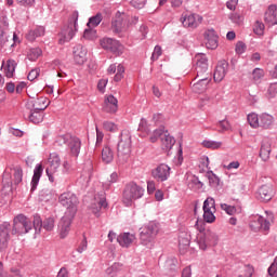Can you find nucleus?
Here are the masks:
<instances>
[{"label": "nucleus", "instance_id": "nucleus-1", "mask_svg": "<svg viewBox=\"0 0 277 277\" xmlns=\"http://www.w3.org/2000/svg\"><path fill=\"white\" fill-rule=\"evenodd\" d=\"M247 120L251 129H272L274 126V116L267 113H262L260 115L251 113L247 116Z\"/></svg>", "mask_w": 277, "mask_h": 277}, {"label": "nucleus", "instance_id": "nucleus-2", "mask_svg": "<svg viewBox=\"0 0 277 277\" xmlns=\"http://www.w3.org/2000/svg\"><path fill=\"white\" fill-rule=\"evenodd\" d=\"M159 235V224L149 222L140 228V241L142 246L150 248L155 241V238Z\"/></svg>", "mask_w": 277, "mask_h": 277}, {"label": "nucleus", "instance_id": "nucleus-3", "mask_svg": "<svg viewBox=\"0 0 277 277\" xmlns=\"http://www.w3.org/2000/svg\"><path fill=\"white\" fill-rule=\"evenodd\" d=\"M58 202L62 207H65V214L77 215L79 207V198L71 192H65L58 196Z\"/></svg>", "mask_w": 277, "mask_h": 277}, {"label": "nucleus", "instance_id": "nucleus-4", "mask_svg": "<svg viewBox=\"0 0 277 277\" xmlns=\"http://www.w3.org/2000/svg\"><path fill=\"white\" fill-rule=\"evenodd\" d=\"M142 196H144V188L135 183H130L123 190V203L126 207H131Z\"/></svg>", "mask_w": 277, "mask_h": 277}, {"label": "nucleus", "instance_id": "nucleus-5", "mask_svg": "<svg viewBox=\"0 0 277 277\" xmlns=\"http://www.w3.org/2000/svg\"><path fill=\"white\" fill-rule=\"evenodd\" d=\"M64 144H66L74 157L79 156L81 150V140H79V137L71 134L58 136L56 140V146H64Z\"/></svg>", "mask_w": 277, "mask_h": 277}, {"label": "nucleus", "instance_id": "nucleus-6", "mask_svg": "<svg viewBox=\"0 0 277 277\" xmlns=\"http://www.w3.org/2000/svg\"><path fill=\"white\" fill-rule=\"evenodd\" d=\"M31 230V220L25 214H17L13 219L12 235H27Z\"/></svg>", "mask_w": 277, "mask_h": 277}, {"label": "nucleus", "instance_id": "nucleus-7", "mask_svg": "<svg viewBox=\"0 0 277 277\" xmlns=\"http://www.w3.org/2000/svg\"><path fill=\"white\" fill-rule=\"evenodd\" d=\"M197 239L200 250H207V248H213L220 243V236L210 229L199 234Z\"/></svg>", "mask_w": 277, "mask_h": 277}, {"label": "nucleus", "instance_id": "nucleus-8", "mask_svg": "<svg viewBox=\"0 0 277 277\" xmlns=\"http://www.w3.org/2000/svg\"><path fill=\"white\" fill-rule=\"evenodd\" d=\"M79 19V12H74L71 15V21L74 23H69V25L60 34L58 42L60 44H64V42H70L71 38H75V32L77 31V21Z\"/></svg>", "mask_w": 277, "mask_h": 277}, {"label": "nucleus", "instance_id": "nucleus-9", "mask_svg": "<svg viewBox=\"0 0 277 277\" xmlns=\"http://www.w3.org/2000/svg\"><path fill=\"white\" fill-rule=\"evenodd\" d=\"M61 166H62V159L60 158V155H57L55 153L50 154L45 172H47V174L49 176V181H51V183H53V181H55V174H57V172H60Z\"/></svg>", "mask_w": 277, "mask_h": 277}, {"label": "nucleus", "instance_id": "nucleus-10", "mask_svg": "<svg viewBox=\"0 0 277 277\" xmlns=\"http://www.w3.org/2000/svg\"><path fill=\"white\" fill-rule=\"evenodd\" d=\"M129 18V15L126 13L117 12L111 23L114 34H122V31H127L130 25Z\"/></svg>", "mask_w": 277, "mask_h": 277}, {"label": "nucleus", "instance_id": "nucleus-11", "mask_svg": "<svg viewBox=\"0 0 277 277\" xmlns=\"http://www.w3.org/2000/svg\"><path fill=\"white\" fill-rule=\"evenodd\" d=\"M100 44L102 49L105 51H109L115 55H122L124 53V45L120 43V41L111 38H103L100 40Z\"/></svg>", "mask_w": 277, "mask_h": 277}, {"label": "nucleus", "instance_id": "nucleus-12", "mask_svg": "<svg viewBox=\"0 0 277 277\" xmlns=\"http://www.w3.org/2000/svg\"><path fill=\"white\" fill-rule=\"evenodd\" d=\"M118 157L122 161H127L131 155V136L129 134L121 135V138L118 143Z\"/></svg>", "mask_w": 277, "mask_h": 277}, {"label": "nucleus", "instance_id": "nucleus-13", "mask_svg": "<svg viewBox=\"0 0 277 277\" xmlns=\"http://www.w3.org/2000/svg\"><path fill=\"white\" fill-rule=\"evenodd\" d=\"M274 221V215L271 214L268 219H265L263 216H254L250 222V228L252 230H263V233H267L269 230V226H272V223Z\"/></svg>", "mask_w": 277, "mask_h": 277}, {"label": "nucleus", "instance_id": "nucleus-14", "mask_svg": "<svg viewBox=\"0 0 277 277\" xmlns=\"http://www.w3.org/2000/svg\"><path fill=\"white\" fill-rule=\"evenodd\" d=\"M203 222H207V224L215 222V199L211 197L203 202Z\"/></svg>", "mask_w": 277, "mask_h": 277}, {"label": "nucleus", "instance_id": "nucleus-15", "mask_svg": "<svg viewBox=\"0 0 277 277\" xmlns=\"http://www.w3.org/2000/svg\"><path fill=\"white\" fill-rule=\"evenodd\" d=\"M195 62H196L197 77H205L207 75H211V71H209V63L207 60V55L197 54L195 56Z\"/></svg>", "mask_w": 277, "mask_h": 277}, {"label": "nucleus", "instance_id": "nucleus-16", "mask_svg": "<svg viewBox=\"0 0 277 277\" xmlns=\"http://www.w3.org/2000/svg\"><path fill=\"white\" fill-rule=\"evenodd\" d=\"M72 220H75V215L64 214V216L58 222V235L61 239H66V237H68Z\"/></svg>", "mask_w": 277, "mask_h": 277}, {"label": "nucleus", "instance_id": "nucleus-17", "mask_svg": "<svg viewBox=\"0 0 277 277\" xmlns=\"http://www.w3.org/2000/svg\"><path fill=\"white\" fill-rule=\"evenodd\" d=\"M151 176L158 183H163L170 179V168L166 163H161L151 170Z\"/></svg>", "mask_w": 277, "mask_h": 277}, {"label": "nucleus", "instance_id": "nucleus-18", "mask_svg": "<svg viewBox=\"0 0 277 277\" xmlns=\"http://www.w3.org/2000/svg\"><path fill=\"white\" fill-rule=\"evenodd\" d=\"M196 79H198V81L193 84V92L196 94L207 92V88H209V83H211V74H206V76H196Z\"/></svg>", "mask_w": 277, "mask_h": 277}, {"label": "nucleus", "instance_id": "nucleus-19", "mask_svg": "<svg viewBox=\"0 0 277 277\" xmlns=\"http://www.w3.org/2000/svg\"><path fill=\"white\" fill-rule=\"evenodd\" d=\"M106 208H107V199L105 198V193L95 195L90 206L92 213H94V215L98 217V213H101V209H106Z\"/></svg>", "mask_w": 277, "mask_h": 277}, {"label": "nucleus", "instance_id": "nucleus-20", "mask_svg": "<svg viewBox=\"0 0 277 277\" xmlns=\"http://www.w3.org/2000/svg\"><path fill=\"white\" fill-rule=\"evenodd\" d=\"M180 21L183 27L196 29V27L202 23V16L198 14H182Z\"/></svg>", "mask_w": 277, "mask_h": 277}, {"label": "nucleus", "instance_id": "nucleus-21", "mask_svg": "<svg viewBox=\"0 0 277 277\" xmlns=\"http://www.w3.org/2000/svg\"><path fill=\"white\" fill-rule=\"evenodd\" d=\"M74 61L78 66H83L88 62V49L79 44L74 48Z\"/></svg>", "mask_w": 277, "mask_h": 277}, {"label": "nucleus", "instance_id": "nucleus-22", "mask_svg": "<svg viewBox=\"0 0 277 277\" xmlns=\"http://www.w3.org/2000/svg\"><path fill=\"white\" fill-rule=\"evenodd\" d=\"M104 111L106 114H116L118 111V98L114 95H106L104 100Z\"/></svg>", "mask_w": 277, "mask_h": 277}, {"label": "nucleus", "instance_id": "nucleus-23", "mask_svg": "<svg viewBox=\"0 0 277 277\" xmlns=\"http://www.w3.org/2000/svg\"><path fill=\"white\" fill-rule=\"evenodd\" d=\"M10 241V224L4 223L0 226V251L8 248V242Z\"/></svg>", "mask_w": 277, "mask_h": 277}, {"label": "nucleus", "instance_id": "nucleus-24", "mask_svg": "<svg viewBox=\"0 0 277 277\" xmlns=\"http://www.w3.org/2000/svg\"><path fill=\"white\" fill-rule=\"evenodd\" d=\"M135 234L123 233L117 236V241L121 248H130L132 243H135Z\"/></svg>", "mask_w": 277, "mask_h": 277}, {"label": "nucleus", "instance_id": "nucleus-25", "mask_svg": "<svg viewBox=\"0 0 277 277\" xmlns=\"http://www.w3.org/2000/svg\"><path fill=\"white\" fill-rule=\"evenodd\" d=\"M228 70V63L225 61H222L217 64L215 70H214V81L216 83H220V81L224 80V77H226V72Z\"/></svg>", "mask_w": 277, "mask_h": 277}, {"label": "nucleus", "instance_id": "nucleus-26", "mask_svg": "<svg viewBox=\"0 0 277 277\" xmlns=\"http://www.w3.org/2000/svg\"><path fill=\"white\" fill-rule=\"evenodd\" d=\"M258 198H260L262 202H269V200L274 198V188L269 185L261 186L258 192Z\"/></svg>", "mask_w": 277, "mask_h": 277}, {"label": "nucleus", "instance_id": "nucleus-27", "mask_svg": "<svg viewBox=\"0 0 277 277\" xmlns=\"http://www.w3.org/2000/svg\"><path fill=\"white\" fill-rule=\"evenodd\" d=\"M206 47L210 50H215L217 48V34L215 30L210 29L205 32Z\"/></svg>", "mask_w": 277, "mask_h": 277}, {"label": "nucleus", "instance_id": "nucleus-28", "mask_svg": "<svg viewBox=\"0 0 277 277\" xmlns=\"http://www.w3.org/2000/svg\"><path fill=\"white\" fill-rule=\"evenodd\" d=\"M264 21L267 25H277V5L272 4L264 14Z\"/></svg>", "mask_w": 277, "mask_h": 277}, {"label": "nucleus", "instance_id": "nucleus-29", "mask_svg": "<svg viewBox=\"0 0 277 277\" xmlns=\"http://www.w3.org/2000/svg\"><path fill=\"white\" fill-rule=\"evenodd\" d=\"M1 69L8 79H12V77H14V72L16 71V61L9 60L6 63L3 62Z\"/></svg>", "mask_w": 277, "mask_h": 277}, {"label": "nucleus", "instance_id": "nucleus-30", "mask_svg": "<svg viewBox=\"0 0 277 277\" xmlns=\"http://www.w3.org/2000/svg\"><path fill=\"white\" fill-rule=\"evenodd\" d=\"M108 75H115L114 81H122V77H124V66L119 64L117 67L116 65H110L107 69Z\"/></svg>", "mask_w": 277, "mask_h": 277}, {"label": "nucleus", "instance_id": "nucleus-31", "mask_svg": "<svg viewBox=\"0 0 277 277\" xmlns=\"http://www.w3.org/2000/svg\"><path fill=\"white\" fill-rule=\"evenodd\" d=\"M272 153V142L264 140L260 149V157L262 161H269V155Z\"/></svg>", "mask_w": 277, "mask_h": 277}, {"label": "nucleus", "instance_id": "nucleus-32", "mask_svg": "<svg viewBox=\"0 0 277 277\" xmlns=\"http://www.w3.org/2000/svg\"><path fill=\"white\" fill-rule=\"evenodd\" d=\"M160 142L162 150H171L172 146L176 143L174 137H172L168 132H163Z\"/></svg>", "mask_w": 277, "mask_h": 277}, {"label": "nucleus", "instance_id": "nucleus-33", "mask_svg": "<svg viewBox=\"0 0 277 277\" xmlns=\"http://www.w3.org/2000/svg\"><path fill=\"white\" fill-rule=\"evenodd\" d=\"M51 105V101L47 97H39L32 101V108L35 111H44Z\"/></svg>", "mask_w": 277, "mask_h": 277}, {"label": "nucleus", "instance_id": "nucleus-34", "mask_svg": "<svg viewBox=\"0 0 277 277\" xmlns=\"http://www.w3.org/2000/svg\"><path fill=\"white\" fill-rule=\"evenodd\" d=\"M179 248L182 254H185L187 248H189V235L185 232L181 233L179 236Z\"/></svg>", "mask_w": 277, "mask_h": 277}, {"label": "nucleus", "instance_id": "nucleus-35", "mask_svg": "<svg viewBox=\"0 0 277 277\" xmlns=\"http://www.w3.org/2000/svg\"><path fill=\"white\" fill-rule=\"evenodd\" d=\"M42 164H37L34 171V176L31 180V190L36 189L38 187V183H40V176H42Z\"/></svg>", "mask_w": 277, "mask_h": 277}, {"label": "nucleus", "instance_id": "nucleus-36", "mask_svg": "<svg viewBox=\"0 0 277 277\" xmlns=\"http://www.w3.org/2000/svg\"><path fill=\"white\" fill-rule=\"evenodd\" d=\"M102 161L104 163H111L114 161V150H111L109 145L104 146L102 149Z\"/></svg>", "mask_w": 277, "mask_h": 277}, {"label": "nucleus", "instance_id": "nucleus-37", "mask_svg": "<svg viewBox=\"0 0 277 277\" xmlns=\"http://www.w3.org/2000/svg\"><path fill=\"white\" fill-rule=\"evenodd\" d=\"M42 36H44V27L39 26L35 30H30L27 35V38L30 40V42H34V40Z\"/></svg>", "mask_w": 277, "mask_h": 277}, {"label": "nucleus", "instance_id": "nucleus-38", "mask_svg": "<svg viewBox=\"0 0 277 277\" xmlns=\"http://www.w3.org/2000/svg\"><path fill=\"white\" fill-rule=\"evenodd\" d=\"M30 122L34 124H40L42 120H44V115L42 114V110H35L29 116Z\"/></svg>", "mask_w": 277, "mask_h": 277}, {"label": "nucleus", "instance_id": "nucleus-39", "mask_svg": "<svg viewBox=\"0 0 277 277\" xmlns=\"http://www.w3.org/2000/svg\"><path fill=\"white\" fill-rule=\"evenodd\" d=\"M222 211H225L227 215H235L236 213H241V208L235 206H228L227 203H221Z\"/></svg>", "mask_w": 277, "mask_h": 277}, {"label": "nucleus", "instance_id": "nucleus-40", "mask_svg": "<svg viewBox=\"0 0 277 277\" xmlns=\"http://www.w3.org/2000/svg\"><path fill=\"white\" fill-rule=\"evenodd\" d=\"M13 183L14 185H19V183H23V169L21 167L13 169Z\"/></svg>", "mask_w": 277, "mask_h": 277}, {"label": "nucleus", "instance_id": "nucleus-41", "mask_svg": "<svg viewBox=\"0 0 277 277\" xmlns=\"http://www.w3.org/2000/svg\"><path fill=\"white\" fill-rule=\"evenodd\" d=\"M202 146L205 148H210V150H217L222 148V142L217 141H203Z\"/></svg>", "mask_w": 277, "mask_h": 277}, {"label": "nucleus", "instance_id": "nucleus-42", "mask_svg": "<svg viewBox=\"0 0 277 277\" xmlns=\"http://www.w3.org/2000/svg\"><path fill=\"white\" fill-rule=\"evenodd\" d=\"M42 228H44V230H48L49 233H51V230H53L55 228V217H53V216L47 217L43 221Z\"/></svg>", "mask_w": 277, "mask_h": 277}, {"label": "nucleus", "instance_id": "nucleus-43", "mask_svg": "<svg viewBox=\"0 0 277 277\" xmlns=\"http://www.w3.org/2000/svg\"><path fill=\"white\" fill-rule=\"evenodd\" d=\"M40 55H42V50L40 48H32L28 52V60L30 62H36Z\"/></svg>", "mask_w": 277, "mask_h": 277}, {"label": "nucleus", "instance_id": "nucleus-44", "mask_svg": "<svg viewBox=\"0 0 277 277\" xmlns=\"http://www.w3.org/2000/svg\"><path fill=\"white\" fill-rule=\"evenodd\" d=\"M101 21H103V15L101 14H96L95 16L91 17L88 22L89 29L98 27V25H101Z\"/></svg>", "mask_w": 277, "mask_h": 277}, {"label": "nucleus", "instance_id": "nucleus-45", "mask_svg": "<svg viewBox=\"0 0 277 277\" xmlns=\"http://www.w3.org/2000/svg\"><path fill=\"white\" fill-rule=\"evenodd\" d=\"M253 31L256 36H263L265 34V24L263 22H255Z\"/></svg>", "mask_w": 277, "mask_h": 277}, {"label": "nucleus", "instance_id": "nucleus-46", "mask_svg": "<svg viewBox=\"0 0 277 277\" xmlns=\"http://www.w3.org/2000/svg\"><path fill=\"white\" fill-rule=\"evenodd\" d=\"M252 274H254V267L252 265H246L238 277H252Z\"/></svg>", "mask_w": 277, "mask_h": 277}, {"label": "nucleus", "instance_id": "nucleus-47", "mask_svg": "<svg viewBox=\"0 0 277 277\" xmlns=\"http://www.w3.org/2000/svg\"><path fill=\"white\" fill-rule=\"evenodd\" d=\"M164 132H166V131H163V130H161V129L155 130V131L151 133L150 137H149V142H151V144H155V142H157V141L159 140V137H160V140H161V137L163 136V133H164Z\"/></svg>", "mask_w": 277, "mask_h": 277}, {"label": "nucleus", "instance_id": "nucleus-48", "mask_svg": "<svg viewBox=\"0 0 277 277\" xmlns=\"http://www.w3.org/2000/svg\"><path fill=\"white\" fill-rule=\"evenodd\" d=\"M265 77V71L261 68H255L252 72L253 81H261Z\"/></svg>", "mask_w": 277, "mask_h": 277}, {"label": "nucleus", "instance_id": "nucleus-49", "mask_svg": "<svg viewBox=\"0 0 277 277\" xmlns=\"http://www.w3.org/2000/svg\"><path fill=\"white\" fill-rule=\"evenodd\" d=\"M103 127H104L105 131H110L111 133H115V131H118V126H116V123H114L111 121H105L103 123Z\"/></svg>", "mask_w": 277, "mask_h": 277}, {"label": "nucleus", "instance_id": "nucleus-50", "mask_svg": "<svg viewBox=\"0 0 277 277\" xmlns=\"http://www.w3.org/2000/svg\"><path fill=\"white\" fill-rule=\"evenodd\" d=\"M32 224H34L35 230H39V233H40V230L42 229V226H43L42 219L38 215H35Z\"/></svg>", "mask_w": 277, "mask_h": 277}, {"label": "nucleus", "instance_id": "nucleus-51", "mask_svg": "<svg viewBox=\"0 0 277 277\" xmlns=\"http://www.w3.org/2000/svg\"><path fill=\"white\" fill-rule=\"evenodd\" d=\"M268 98H276L277 96V83H272L267 90Z\"/></svg>", "mask_w": 277, "mask_h": 277}, {"label": "nucleus", "instance_id": "nucleus-52", "mask_svg": "<svg viewBox=\"0 0 277 277\" xmlns=\"http://www.w3.org/2000/svg\"><path fill=\"white\" fill-rule=\"evenodd\" d=\"M230 21L233 23H235L236 25H241V23H243V15L239 14V13H233L229 16Z\"/></svg>", "mask_w": 277, "mask_h": 277}, {"label": "nucleus", "instance_id": "nucleus-53", "mask_svg": "<svg viewBox=\"0 0 277 277\" xmlns=\"http://www.w3.org/2000/svg\"><path fill=\"white\" fill-rule=\"evenodd\" d=\"M83 38H85L87 40H94L96 39V30L90 28V29H85L84 34H83Z\"/></svg>", "mask_w": 277, "mask_h": 277}, {"label": "nucleus", "instance_id": "nucleus-54", "mask_svg": "<svg viewBox=\"0 0 277 277\" xmlns=\"http://www.w3.org/2000/svg\"><path fill=\"white\" fill-rule=\"evenodd\" d=\"M161 54H162V50H161V47L159 45H156L155 49H154V52L151 54V60L155 62L157 60H159V57H161Z\"/></svg>", "mask_w": 277, "mask_h": 277}, {"label": "nucleus", "instance_id": "nucleus-55", "mask_svg": "<svg viewBox=\"0 0 277 277\" xmlns=\"http://www.w3.org/2000/svg\"><path fill=\"white\" fill-rule=\"evenodd\" d=\"M88 250V238L84 237L82 241L80 242L77 251L81 254Z\"/></svg>", "mask_w": 277, "mask_h": 277}, {"label": "nucleus", "instance_id": "nucleus-56", "mask_svg": "<svg viewBox=\"0 0 277 277\" xmlns=\"http://www.w3.org/2000/svg\"><path fill=\"white\" fill-rule=\"evenodd\" d=\"M235 50L238 55H242V53H246V43L241 41L237 42Z\"/></svg>", "mask_w": 277, "mask_h": 277}, {"label": "nucleus", "instance_id": "nucleus-57", "mask_svg": "<svg viewBox=\"0 0 277 277\" xmlns=\"http://www.w3.org/2000/svg\"><path fill=\"white\" fill-rule=\"evenodd\" d=\"M39 76H40V68H36L28 74V79L29 81H34L38 79Z\"/></svg>", "mask_w": 277, "mask_h": 277}, {"label": "nucleus", "instance_id": "nucleus-58", "mask_svg": "<svg viewBox=\"0 0 277 277\" xmlns=\"http://www.w3.org/2000/svg\"><path fill=\"white\" fill-rule=\"evenodd\" d=\"M131 5H133V8H137L138 10H142V8L146 5V0H131Z\"/></svg>", "mask_w": 277, "mask_h": 277}, {"label": "nucleus", "instance_id": "nucleus-59", "mask_svg": "<svg viewBox=\"0 0 277 277\" xmlns=\"http://www.w3.org/2000/svg\"><path fill=\"white\" fill-rule=\"evenodd\" d=\"M2 184L4 185V187H12V181H10V173L3 174Z\"/></svg>", "mask_w": 277, "mask_h": 277}, {"label": "nucleus", "instance_id": "nucleus-60", "mask_svg": "<svg viewBox=\"0 0 277 277\" xmlns=\"http://www.w3.org/2000/svg\"><path fill=\"white\" fill-rule=\"evenodd\" d=\"M107 82H108L107 79L100 80L98 83H97V90L100 92L104 93L105 92V88H107Z\"/></svg>", "mask_w": 277, "mask_h": 277}, {"label": "nucleus", "instance_id": "nucleus-61", "mask_svg": "<svg viewBox=\"0 0 277 277\" xmlns=\"http://www.w3.org/2000/svg\"><path fill=\"white\" fill-rule=\"evenodd\" d=\"M219 127L223 131H228L230 129V122H228V120H222V121L219 122Z\"/></svg>", "mask_w": 277, "mask_h": 277}, {"label": "nucleus", "instance_id": "nucleus-62", "mask_svg": "<svg viewBox=\"0 0 277 277\" xmlns=\"http://www.w3.org/2000/svg\"><path fill=\"white\" fill-rule=\"evenodd\" d=\"M155 189H156L155 181H148L147 182V192H148V194H154Z\"/></svg>", "mask_w": 277, "mask_h": 277}, {"label": "nucleus", "instance_id": "nucleus-63", "mask_svg": "<svg viewBox=\"0 0 277 277\" xmlns=\"http://www.w3.org/2000/svg\"><path fill=\"white\" fill-rule=\"evenodd\" d=\"M239 3V0H229L227 2L228 10H235L237 8V4Z\"/></svg>", "mask_w": 277, "mask_h": 277}, {"label": "nucleus", "instance_id": "nucleus-64", "mask_svg": "<svg viewBox=\"0 0 277 277\" xmlns=\"http://www.w3.org/2000/svg\"><path fill=\"white\" fill-rule=\"evenodd\" d=\"M182 277H192V267H186L182 272Z\"/></svg>", "mask_w": 277, "mask_h": 277}]
</instances>
